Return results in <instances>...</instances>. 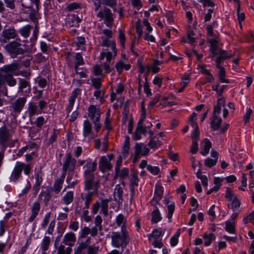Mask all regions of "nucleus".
<instances>
[{
	"label": "nucleus",
	"mask_w": 254,
	"mask_h": 254,
	"mask_svg": "<svg viewBox=\"0 0 254 254\" xmlns=\"http://www.w3.org/2000/svg\"><path fill=\"white\" fill-rule=\"evenodd\" d=\"M111 244L115 248H124L127 246L128 241V235L126 227L124 225L121 228V233L113 232L111 235Z\"/></svg>",
	"instance_id": "f257e3e1"
},
{
	"label": "nucleus",
	"mask_w": 254,
	"mask_h": 254,
	"mask_svg": "<svg viewBox=\"0 0 254 254\" xmlns=\"http://www.w3.org/2000/svg\"><path fill=\"white\" fill-rule=\"evenodd\" d=\"M88 116L94 124V129L98 132L101 129L100 122L101 114V109L99 107L91 105L88 108Z\"/></svg>",
	"instance_id": "f03ea898"
},
{
	"label": "nucleus",
	"mask_w": 254,
	"mask_h": 254,
	"mask_svg": "<svg viewBox=\"0 0 254 254\" xmlns=\"http://www.w3.org/2000/svg\"><path fill=\"white\" fill-rule=\"evenodd\" d=\"M23 170L25 174L29 175L31 170L30 166L29 164H25L22 162H17L11 173L10 180L14 182L17 181L21 177Z\"/></svg>",
	"instance_id": "7ed1b4c3"
},
{
	"label": "nucleus",
	"mask_w": 254,
	"mask_h": 254,
	"mask_svg": "<svg viewBox=\"0 0 254 254\" xmlns=\"http://www.w3.org/2000/svg\"><path fill=\"white\" fill-rule=\"evenodd\" d=\"M76 162V160L72 157L70 152L66 153L62 167V175L65 176L67 171L73 172L75 169Z\"/></svg>",
	"instance_id": "20e7f679"
},
{
	"label": "nucleus",
	"mask_w": 254,
	"mask_h": 254,
	"mask_svg": "<svg viewBox=\"0 0 254 254\" xmlns=\"http://www.w3.org/2000/svg\"><path fill=\"white\" fill-rule=\"evenodd\" d=\"M97 17L104 20L105 24L109 28H112L114 21L113 14L111 10L107 7H104L97 13Z\"/></svg>",
	"instance_id": "39448f33"
},
{
	"label": "nucleus",
	"mask_w": 254,
	"mask_h": 254,
	"mask_svg": "<svg viewBox=\"0 0 254 254\" xmlns=\"http://www.w3.org/2000/svg\"><path fill=\"white\" fill-rule=\"evenodd\" d=\"M85 178L84 189L87 191V193H92V194H97L99 188V182L94 181V177Z\"/></svg>",
	"instance_id": "423d86ee"
},
{
	"label": "nucleus",
	"mask_w": 254,
	"mask_h": 254,
	"mask_svg": "<svg viewBox=\"0 0 254 254\" xmlns=\"http://www.w3.org/2000/svg\"><path fill=\"white\" fill-rule=\"evenodd\" d=\"M225 197L228 201H231V204L228 205L229 207L233 211L238 209L241 205L240 200L229 188L226 190Z\"/></svg>",
	"instance_id": "0eeeda50"
},
{
	"label": "nucleus",
	"mask_w": 254,
	"mask_h": 254,
	"mask_svg": "<svg viewBox=\"0 0 254 254\" xmlns=\"http://www.w3.org/2000/svg\"><path fill=\"white\" fill-rule=\"evenodd\" d=\"M5 48L11 56L13 57L23 53V50L21 47V44L15 41H13L7 44Z\"/></svg>",
	"instance_id": "6e6552de"
},
{
	"label": "nucleus",
	"mask_w": 254,
	"mask_h": 254,
	"mask_svg": "<svg viewBox=\"0 0 254 254\" xmlns=\"http://www.w3.org/2000/svg\"><path fill=\"white\" fill-rule=\"evenodd\" d=\"M97 168L96 161H92L90 158L86 159V164L84 166V178L95 177L94 172Z\"/></svg>",
	"instance_id": "1a4fd4ad"
},
{
	"label": "nucleus",
	"mask_w": 254,
	"mask_h": 254,
	"mask_svg": "<svg viewBox=\"0 0 254 254\" xmlns=\"http://www.w3.org/2000/svg\"><path fill=\"white\" fill-rule=\"evenodd\" d=\"M82 134L85 138H87L88 141L91 140L95 137L92 124L88 120H84L83 123Z\"/></svg>",
	"instance_id": "9d476101"
},
{
	"label": "nucleus",
	"mask_w": 254,
	"mask_h": 254,
	"mask_svg": "<svg viewBox=\"0 0 254 254\" xmlns=\"http://www.w3.org/2000/svg\"><path fill=\"white\" fill-rule=\"evenodd\" d=\"M134 150V162L137 160L141 156L147 155L149 151V149L144 146L143 143H135Z\"/></svg>",
	"instance_id": "9b49d317"
},
{
	"label": "nucleus",
	"mask_w": 254,
	"mask_h": 254,
	"mask_svg": "<svg viewBox=\"0 0 254 254\" xmlns=\"http://www.w3.org/2000/svg\"><path fill=\"white\" fill-rule=\"evenodd\" d=\"M79 89H75L72 91L71 94L68 100V103L65 108V112L66 113V118L69 117V113L72 110L75 100L79 93Z\"/></svg>",
	"instance_id": "f8f14e48"
},
{
	"label": "nucleus",
	"mask_w": 254,
	"mask_h": 254,
	"mask_svg": "<svg viewBox=\"0 0 254 254\" xmlns=\"http://www.w3.org/2000/svg\"><path fill=\"white\" fill-rule=\"evenodd\" d=\"M216 60V66L217 68L223 67L221 64L226 59L233 57L232 53L228 54L226 51L222 49L218 50V54Z\"/></svg>",
	"instance_id": "ddd939ff"
},
{
	"label": "nucleus",
	"mask_w": 254,
	"mask_h": 254,
	"mask_svg": "<svg viewBox=\"0 0 254 254\" xmlns=\"http://www.w3.org/2000/svg\"><path fill=\"white\" fill-rule=\"evenodd\" d=\"M220 114V113L219 112V110L217 109L213 110L210 125L211 128L214 130H217L219 129L222 123V119L219 117Z\"/></svg>",
	"instance_id": "4468645a"
},
{
	"label": "nucleus",
	"mask_w": 254,
	"mask_h": 254,
	"mask_svg": "<svg viewBox=\"0 0 254 254\" xmlns=\"http://www.w3.org/2000/svg\"><path fill=\"white\" fill-rule=\"evenodd\" d=\"M19 69V65L17 63H13L4 66L1 70L7 75H18L19 74L17 71Z\"/></svg>",
	"instance_id": "2eb2a0df"
},
{
	"label": "nucleus",
	"mask_w": 254,
	"mask_h": 254,
	"mask_svg": "<svg viewBox=\"0 0 254 254\" xmlns=\"http://www.w3.org/2000/svg\"><path fill=\"white\" fill-rule=\"evenodd\" d=\"M99 168L102 172L109 171L112 168L111 162L108 161L105 156H102L99 161Z\"/></svg>",
	"instance_id": "dca6fc26"
},
{
	"label": "nucleus",
	"mask_w": 254,
	"mask_h": 254,
	"mask_svg": "<svg viewBox=\"0 0 254 254\" xmlns=\"http://www.w3.org/2000/svg\"><path fill=\"white\" fill-rule=\"evenodd\" d=\"M26 102V97H19L12 103L11 108L15 112L20 113L23 108Z\"/></svg>",
	"instance_id": "f3484780"
},
{
	"label": "nucleus",
	"mask_w": 254,
	"mask_h": 254,
	"mask_svg": "<svg viewBox=\"0 0 254 254\" xmlns=\"http://www.w3.org/2000/svg\"><path fill=\"white\" fill-rule=\"evenodd\" d=\"M41 208L40 200L38 199L35 201L31 206V214L28 218V221L29 222H33L36 218L38 213L40 211Z\"/></svg>",
	"instance_id": "a211bd4d"
},
{
	"label": "nucleus",
	"mask_w": 254,
	"mask_h": 254,
	"mask_svg": "<svg viewBox=\"0 0 254 254\" xmlns=\"http://www.w3.org/2000/svg\"><path fill=\"white\" fill-rule=\"evenodd\" d=\"M114 200L117 202L119 205H121L123 201V189L120 185L115 186L114 192Z\"/></svg>",
	"instance_id": "6ab92c4d"
},
{
	"label": "nucleus",
	"mask_w": 254,
	"mask_h": 254,
	"mask_svg": "<svg viewBox=\"0 0 254 254\" xmlns=\"http://www.w3.org/2000/svg\"><path fill=\"white\" fill-rule=\"evenodd\" d=\"M76 236L72 232L66 233L63 238V242L68 247H71L74 245L76 242Z\"/></svg>",
	"instance_id": "aec40b11"
},
{
	"label": "nucleus",
	"mask_w": 254,
	"mask_h": 254,
	"mask_svg": "<svg viewBox=\"0 0 254 254\" xmlns=\"http://www.w3.org/2000/svg\"><path fill=\"white\" fill-rule=\"evenodd\" d=\"M92 193L82 192L80 193L81 202L83 203L82 208H89L93 200Z\"/></svg>",
	"instance_id": "412c9836"
},
{
	"label": "nucleus",
	"mask_w": 254,
	"mask_h": 254,
	"mask_svg": "<svg viewBox=\"0 0 254 254\" xmlns=\"http://www.w3.org/2000/svg\"><path fill=\"white\" fill-rule=\"evenodd\" d=\"M65 177V176H64V175H61L60 178L55 180L54 185L51 188L52 190L55 194H58L60 192L62 188Z\"/></svg>",
	"instance_id": "4be33fe9"
},
{
	"label": "nucleus",
	"mask_w": 254,
	"mask_h": 254,
	"mask_svg": "<svg viewBox=\"0 0 254 254\" xmlns=\"http://www.w3.org/2000/svg\"><path fill=\"white\" fill-rule=\"evenodd\" d=\"M16 36L15 31L13 29H5L2 32L1 41L3 42H6L7 40L13 39Z\"/></svg>",
	"instance_id": "5701e85b"
},
{
	"label": "nucleus",
	"mask_w": 254,
	"mask_h": 254,
	"mask_svg": "<svg viewBox=\"0 0 254 254\" xmlns=\"http://www.w3.org/2000/svg\"><path fill=\"white\" fill-rule=\"evenodd\" d=\"M117 50L112 51L111 52H104L101 53L99 57V59L100 61L104 60V58H106V61L107 62H110L111 60L117 56Z\"/></svg>",
	"instance_id": "b1692460"
},
{
	"label": "nucleus",
	"mask_w": 254,
	"mask_h": 254,
	"mask_svg": "<svg viewBox=\"0 0 254 254\" xmlns=\"http://www.w3.org/2000/svg\"><path fill=\"white\" fill-rule=\"evenodd\" d=\"M138 171L134 170L132 171L129 177V187H137L138 185L139 179L138 178Z\"/></svg>",
	"instance_id": "393cba45"
},
{
	"label": "nucleus",
	"mask_w": 254,
	"mask_h": 254,
	"mask_svg": "<svg viewBox=\"0 0 254 254\" xmlns=\"http://www.w3.org/2000/svg\"><path fill=\"white\" fill-rule=\"evenodd\" d=\"M209 44H210V52L212 54V56L215 57L218 54V49L217 45H218V40L216 38H212V39H210L208 40Z\"/></svg>",
	"instance_id": "a878e982"
},
{
	"label": "nucleus",
	"mask_w": 254,
	"mask_h": 254,
	"mask_svg": "<svg viewBox=\"0 0 254 254\" xmlns=\"http://www.w3.org/2000/svg\"><path fill=\"white\" fill-rule=\"evenodd\" d=\"M211 147V142L208 139H204L201 146L200 153L203 156H206L208 153Z\"/></svg>",
	"instance_id": "bb28decb"
},
{
	"label": "nucleus",
	"mask_w": 254,
	"mask_h": 254,
	"mask_svg": "<svg viewBox=\"0 0 254 254\" xmlns=\"http://www.w3.org/2000/svg\"><path fill=\"white\" fill-rule=\"evenodd\" d=\"M162 219L161 214L157 208H156L151 213V221L152 223H156Z\"/></svg>",
	"instance_id": "cd10ccee"
},
{
	"label": "nucleus",
	"mask_w": 254,
	"mask_h": 254,
	"mask_svg": "<svg viewBox=\"0 0 254 254\" xmlns=\"http://www.w3.org/2000/svg\"><path fill=\"white\" fill-rule=\"evenodd\" d=\"M38 107L35 104L32 102L28 103V107L27 109V113L28 116L31 118L37 114Z\"/></svg>",
	"instance_id": "c85d7f7f"
},
{
	"label": "nucleus",
	"mask_w": 254,
	"mask_h": 254,
	"mask_svg": "<svg viewBox=\"0 0 254 254\" xmlns=\"http://www.w3.org/2000/svg\"><path fill=\"white\" fill-rule=\"evenodd\" d=\"M162 235V230L161 228L154 230L152 232L147 235V237L150 242L153 240H158Z\"/></svg>",
	"instance_id": "c756f323"
},
{
	"label": "nucleus",
	"mask_w": 254,
	"mask_h": 254,
	"mask_svg": "<svg viewBox=\"0 0 254 254\" xmlns=\"http://www.w3.org/2000/svg\"><path fill=\"white\" fill-rule=\"evenodd\" d=\"M111 201V198L102 199L101 200V211L105 216H107L108 214V203Z\"/></svg>",
	"instance_id": "7c9ffc66"
},
{
	"label": "nucleus",
	"mask_w": 254,
	"mask_h": 254,
	"mask_svg": "<svg viewBox=\"0 0 254 254\" xmlns=\"http://www.w3.org/2000/svg\"><path fill=\"white\" fill-rule=\"evenodd\" d=\"M101 40L102 46L106 47H109L111 46L112 51L117 50V49L116 46V43L114 41L110 40V38L101 39Z\"/></svg>",
	"instance_id": "2f4dec72"
},
{
	"label": "nucleus",
	"mask_w": 254,
	"mask_h": 254,
	"mask_svg": "<svg viewBox=\"0 0 254 254\" xmlns=\"http://www.w3.org/2000/svg\"><path fill=\"white\" fill-rule=\"evenodd\" d=\"M218 68L219 69V71L218 72V76L219 81L221 83H230V80L226 78V72L223 67Z\"/></svg>",
	"instance_id": "473e14b6"
},
{
	"label": "nucleus",
	"mask_w": 254,
	"mask_h": 254,
	"mask_svg": "<svg viewBox=\"0 0 254 254\" xmlns=\"http://www.w3.org/2000/svg\"><path fill=\"white\" fill-rule=\"evenodd\" d=\"M83 7V4L81 3L73 2L67 4L65 7V10L68 11H72L81 9Z\"/></svg>",
	"instance_id": "72a5a7b5"
},
{
	"label": "nucleus",
	"mask_w": 254,
	"mask_h": 254,
	"mask_svg": "<svg viewBox=\"0 0 254 254\" xmlns=\"http://www.w3.org/2000/svg\"><path fill=\"white\" fill-rule=\"evenodd\" d=\"M51 196L50 190L47 191H42L38 196V199H43L45 204H47L51 200Z\"/></svg>",
	"instance_id": "f704fd0d"
},
{
	"label": "nucleus",
	"mask_w": 254,
	"mask_h": 254,
	"mask_svg": "<svg viewBox=\"0 0 254 254\" xmlns=\"http://www.w3.org/2000/svg\"><path fill=\"white\" fill-rule=\"evenodd\" d=\"M115 66L119 73H121L124 69L128 70L130 68V64H126L122 61H119Z\"/></svg>",
	"instance_id": "c9c22d12"
},
{
	"label": "nucleus",
	"mask_w": 254,
	"mask_h": 254,
	"mask_svg": "<svg viewBox=\"0 0 254 254\" xmlns=\"http://www.w3.org/2000/svg\"><path fill=\"white\" fill-rule=\"evenodd\" d=\"M42 181V173L41 172H38L35 176V183L33 187L36 191H38L40 190Z\"/></svg>",
	"instance_id": "e433bc0d"
},
{
	"label": "nucleus",
	"mask_w": 254,
	"mask_h": 254,
	"mask_svg": "<svg viewBox=\"0 0 254 254\" xmlns=\"http://www.w3.org/2000/svg\"><path fill=\"white\" fill-rule=\"evenodd\" d=\"M204 244L205 246L210 245L212 242L215 240V237L213 233H205L203 237Z\"/></svg>",
	"instance_id": "4c0bfd02"
},
{
	"label": "nucleus",
	"mask_w": 254,
	"mask_h": 254,
	"mask_svg": "<svg viewBox=\"0 0 254 254\" xmlns=\"http://www.w3.org/2000/svg\"><path fill=\"white\" fill-rule=\"evenodd\" d=\"M73 196V192L72 191H68L63 196V200L66 205H68L72 202Z\"/></svg>",
	"instance_id": "58836bf2"
},
{
	"label": "nucleus",
	"mask_w": 254,
	"mask_h": 254,
	"mask_svg": "<svg viewBox=\"0 0 254 254\" xmlns=\"http://www.w3.org/2000/svg\"><path fill=\"white\" fill-rule=\"evenodd\" d=\"M130 147L129 137L127 136L125 140L124 146L122 149V154L124 158L127 157Z\"/></svg>",
	"instance_id": "ea45409f"
},
{
	"label": "nucleus",
	"mask_w": 254,
	"mask_h": 254,
	"mask_svg": "<svg viewBox=\"0 0 254 254\" xmlns=\"http://www.w3.org/2000/svg\"><path fill=\"white\" fill-rule=\"evenodd\" d=\"M51 242V239L49 236H45L41 243V250H48Z\"/></svg>",
	"instance_id": "a19ab883"
},
{
	"label": "nucleus",
	"mask_w": 254,
	"mask_h": 254,
	"mask_svg": "<svg viewBox=\"0 0 254 254\" xmlns=\"http://www.w3.org/2000/svg\"><path fill=\"white\" fill-rule=\"evenodd\" d=\"M163 187L160 184H156L155 186V195L157 199L160 200L163 195Z\"/></svg>",
	"instance_id": "79ce46f5"
},
{
	"label": "nucleus",
	"mask_w": 254,
	"mask_h": 254,
	"mask_svg": "<svg viewBox=\"0 0 254 254\" xmlns=\"http://www.w3.org/2000/svg\"><path fill=\"white\" fill-rule=\"evenodd\" d=\"M13 75H7L6 74H3V84L5 81L7 84L10 86H13L16 84V80L13 77Z\"/></svg>",
	"instance_id": "37998d69"
},
{
	"label": "nucleus",
	"mask_w": 254,
	"mask_h": 254,
	"mask_svg": "<svg viewBox=\"0 0 254 254\" xmlns=\"http://www.w3.org/2000/svg\"><path fill=\"white\" fill-rule=\"evenodd\" d=\"M72 249L70 247L65 248L63 245H60L56 254H71Z\"/></svg>",
	"instance_id": "c03bdc74"
},
{
	"label": "nucleus",
	"mask_w": 254,
	"mask_h": 254,
	"mask_svg": "<svg viewBox=\"0 0 254 254\" xmlns=\"http://www.w3.org/2000/svg\"><path fill=\"white\" fill-rule=\"evenodd\" d=\"M106 115L103 127L105 129L108 130V132L109 133V132L112 129V127L110 125L111 120L110 118V113L109 111L106 113Z\"/></svg>",
	"instance_id": "a18cd8bd"
},
{
	"label": "nucleus",
	"mask_w": 254,
	"mask_h": 254,
	"mask_svg": "<svg viewBox=\"0 0 254 254\" xmlns=\"http://www.w3.org/2000/svg\"><path fill=\"white\" fill-rule=\"evenodd\" d=\"M104 91L100 90L99 89H96L93 93V95L95 97L96 99H99L101 104H103L104 102Z\"/></svg>",
	"instance_id": "49530a36"
},
{
	"label": "nucleus",
	"mask_w": 254,
	"mask_h": 254,
	"mask_svg": "<svg viewBox=\"0 0 254 254\" xmlns=\"http://www.w3.org/2000/svg\"><path fill=\"white\" fill-rule=\"evenodd\" d=\"M84 64V62L80 53H77L75 56V62H74V68L78 67L80 65H82Z\"/></svg>",
	"instance_id": "de8ad7c7"
},
{
	"label": "nucleus",
	"mask_w": 254,
	"mask_h": 254,
	"mask_svg": "<svg viewBox=\"0 0 254 254\" xmlns=\"http://www.w3.org/2000/svg\"><path fill=\"white\" fill-rule=\"evenodd\" d=\"M87 248L86 244L81 242L74 249L73 254H85L84 251Z\"/></svg>",
	"instance_id": "09e8293b"
},
{
	"label": "nucleus",
	"mask_w": 254,
	"mask_h": 254,
	"mask_svg": "<svg viewBox=\"0 0 254 254\" xmlns=\"http://www.w3.org/2000/svg\"><path fill=\"white\" fill-rule=\"evenodd\" d=\"M225 227V230L230 234H235L236 231L235 229V222L226 221Z\"/></svg>",
	"instance_id": "8fccbe9b"
},
{
	"label": "nucleus",
	"mask_w": 254,
	"mask_h": 254,
	"mask_svg": "<svg viewBox=\"0 0 254 254\" xmlns=\"http://www.w3.org/2000/svg\"><path fill=\"white\" fill-rule=\"evenodd\" d=\"M28 88V91H26V92L29 93L31 91V89L29 87V82L27 80L23 79H19V88L20 90H23L26 87Z\"/></svg>",
	"instance_id": "3c124183"
},
{
	"label": "nucleus",
	"mask_w": 254,
	"mask_h": 254,
	"mask_svg": "<svg viewBox=\"0 0 254 254\" xmlns=\"http://www.w3.org/2000/svg\"><path fill=\"white\" fill-rule=\"evenodd\" d=\"M51 216V212H48L45 215L44 218L42 220V222H41V227L42 229H45L46 228V227L47 226L48 224L49 223Z\"/></svg>",
	"instance_id": "603ef678"
},
{
	"label": "nucleus",
	"mask_w": 254,
	"mask_h": 254,
	"mask_svg": "<svg viewBox=\"0 0 254 254\" xmlns=\"http://www.w3.org/2000/svg\"><path fill=\"white\" fill-rule=\"evenodd\" d=\"M8 131L5 128L0 129V142L3 143L8 138Z\"/></svg>",
	"instance_id": "864d4df0"
},
{
	"label": "nucleus",
	"mask_w": 254,
	"mask_h": 254,
	"mask_svg": "<svg viewBox=\"0 0 254 254\" xmlns=\"http://www.w3.org/2000/svg\"><path fill=\"white\" fill-rule=\"evenodd\" d=\"M31 29V26L29 25H27L22 27L19 31L20 34L24 37H27L29 36L30 30Z\"/></svg>",
	"instance_id": "5fc2aeb1"
},
{
	"label": "nucleus",
	"mask_w": 254,
	"mask_h": 254,
	"mask_svg": "<svg viewBox=\"0 0 254 254\" xmlns=\"http://www.w3.org/2000/svg\"><path fill=\"white\" fill-rule=\"evenodd\" d=\"M217 159H211L209 157L206 158L204 160V165L208 168H211L216 165Z\"/></svg>",
	"instance_id": "6e6d98bb"
},
{
	"label": "nucleus",
	"mask_w": 254,
	"mask_h": 254,
	"mask_svg": "<svg viewBox=\"0 0 254 254\" xmlns=\"http://www.w3.org/2000/svg\"><path fill=\"white\" fill-rule=\"evenodd\" d=\"M168 214L167 217L169 219V221H171V219L172 218L173 214L175 210V204L174 203H172L168 205L167 207Z\"/></svg>",
	"instance_id": "4d7b16f0"
},
{
	"label": "nucleus",
	"mask_w": 254,
	"mask_h": 254,
	"mask_svg": "<svg viewBox=\"0 0 254 254\" xmlns=\"http://www.w3.org/2000/svg\"><path fill=\"white\" fill-rule=\"evenodd\" d=\"M59 134V130L57 129L54 128L49 139V143L50 144H52L56 140Z\"/></svg>",
	"instance_id": "13d9d810"
},
{
	"label": "nucleus",
	"mask_w": 254,
	"mask_h": 254,
	"mask_svg": "<svg viewBox=\"0 0 254 254\" xmlns=\"http://www.w3.org/2000/svg\"><path fill=\"white\" fill-rule=\"evenodd\" d=\"M46 122L47 120L43 116H39L36 119L35 124L38 127L41 128Z\"/></svg>",
	"instance_id": "bf43d9fd"
},
{
	"label": "nucleus",
	"mask_w": 254,
	"mask_h": 254,
	"mask_svg": "<svg viewBox=\"0 0 254 254\" xmlns=\"http://www.w3.org/2000/svg\"><path fill=\"white\" fill-rule=\"evenodd\" d=\"M225 102L224 98L222 97L219 98L217 101V105L214 106L213 110L217 109L219 110V113H221V108L224 106Z\"/></svg>",
	"instance_id": "052dcab7"
},
{
	"label": "nucleus",
	"mask_w": 254,
	"mask_h": 254,
	"mask_svg": "<svg viewBox=\"0 0 254 254\" xmlns=\"http://www.w3.org/2000/svg\"><path fill=\"white\" fill-rule=\"evenodd\" d=\"M125 221L126 219L123 214H120L117 216L116 219V222L118 226H121V224L123 223L122 226L124 225L126 227L125 225Z\"/></svg>",
	"instance_id": "680f3d73"
},
{
	"label": "nucleus",
	"mask_w": 254,
	"mask_h": 254,
	"mask_svg": "<svg viewBox=\"0 0 254 254\" xmlns=\"http://www.w3.org/2000/svg\"><path fill=\"white\" fill-rule=\"evenodd\" d=\"M101 33L102 34V35L101 37V39L111 38L113 35L112 31L108 29L102 30Z\"/></svg>",
	"instance_id": "e2e57ef3"
},
{
	"label": "nucleus",
	"mask_w": 254,
	"mask_h": 254,
	"mask_svg": "<svg viewBox=\"0 0 254 254\" xmlns=\"http://www.w3.org/2000/svg\"><path fill=\"white\" fill-rule=\"evenodd\" d=\"M180 233L177 231L175 233L174 235L170 239V244L172 246L174 247L176 246L178 242V238L180 236Z\"/></svg>",
	"instance_id": "0e129e2a"
},
{
	"label": "nucleus",
	"mask_w": 254,
	"mask_h": 254,
	"mask_svg": "<svg viewBox=\"0 0 254 254\" xmlns=\"http://www.w3.org/2000/svg\"><path fill=\"white\" fill-rule=\"evenodd\" d=\"M119 39L121 46L124 48L126 42V36L121 29H119Z\"/></svg>",
	"instance_id": "69168bd1"
},
{
	"label": "nucleus",
	"mask_w": 254,
	"mask_h": 254,
	"mask_svg": "<svg viewBox=\"0 0 254 254\" xmlns=\"http://www.w3.org/2000/svg\"><path fill=\"white\" fill-rule=\"evenodd\" d=\"M243 221L245 224L251 222L254 224V211L252 212L247 217H244L243 219Z\"/></svg>",
	"instance_id": "338daca9"
},
{
	"label": "nucleus",
	"mask_w": 254,
	"mask_h": 254,
	"mask_svg": "<svg viewBox=\"0 0 254 254\" xmlns=\"http://www.w3.org/2000/svg\"><path fill=\"white\" fill-rule=\"evenodd\" d=\"M90 229L88 227H83L79 233V238H85L90 234Z\"/></svg>",
	"instance_id": "774afa93"
}]
</instances>
